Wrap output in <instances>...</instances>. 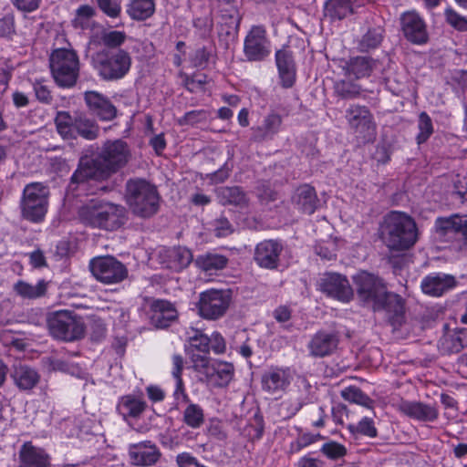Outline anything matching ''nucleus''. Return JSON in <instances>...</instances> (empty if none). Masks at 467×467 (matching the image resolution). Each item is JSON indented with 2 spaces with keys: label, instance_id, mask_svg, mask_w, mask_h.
Instances as JSON below:
<instances>
[{
  "label": "nucleus",
  "instance_id": "nucleus-26",
  "mask_svg": "<svg viewBox=\"0 0 467 467\" xmlns=\"http://www.w3.org/2000/svg\"><path fill=\"white\" fill-rule=\"evenodd\" d=\"M375 311L384 310L389 314L393 322H400L404 315V299L394 293L384 291L382 296L373 306Z\"/></svg>",
  "mask_w": 467,
  "mask_h": 467
},
{
  "label": "nucleus",
  "instance_id": "nucleus-22",
  "mask_svg": "<svg viewBox=\"0 0 467 467\" xmlns=\"http://www.w3.org/2000/svg\"><path fill=\"white\" fill-rule=\"evenodd\" d=\"M455 285V277L443 273L429 275L420 283L422 292L431 296H441Z\"/></svg>",
  "mask_w": 467,
  "mask_h": 467
},
{
  "label": "nucleus",
  "instance_id": "nucleus-52",
  "mask_svg": "<svg viewBox=\"0 0 467 467\" xmlns=\"http://www.w3.org/2000/svg\"><path fill=\"white\" fill-rule=\"evenodd\" d=\"M190 348L192 352L196 350L200 353L209 354L210 338L201 331L196 330L194 335L190 337Z\"/></svg>",
  "mask_w": 467,
  "mask_h": 467
},
{
  "label": "nucleus",
  "instance_id": "nucleus-5",
  "mask_svg": "<svg viewBox=\"0 0 467 467\" xmlns=\"http://www.w3.org/2000/svg\"><path fill=\"white\" fill-rule=\"evenodd\" d=\"M47 327L56 339L72 342L85 336L86 327L81 317L70 310H57L47 315Z\"/></svg>",
  "mask_w": 467,
  "mask_h": 467
},
{
  "label": "nucleus",
  "instance_id": "nucleus-8",
  "mask_svg": "<svg viewBox=\"0 0 467 467\" xmlns=\"http://www.w3.org/2000/svg\"><path fill=\"white\" fill-rule=\"evenodd\" d=\"M89 269L98 281L106 285L120 283L128 276L125 265L110 255L91 259Z\"/></svg>",
  "mask_w": 467,
  "mask_h": 467
},
{
  "label": "nucleus",
  "instance_id": "nucleus-60",
  "mask_svg": "<svg viewBox=\"0 0 467 467\" xmlns=\"http://www.w3.org/2000/svg\"><path fill=\"white\" fill-rule=\"evenodd\" d=\"M207 355L208 354L203 353H192L191 357L194 370L200 373H203L205 375H207V371L212 367V364H210Z\"/></svg>",
  "mask_w": 467,
  "mask_h": 467
},
{
  "label": "nucleus",
  "instance_id": "nucleus-55",
  "mask_svg": "<svg viewBox=\"0 0 467 467\" xmlns=\"http://www.w3.org/2000/svg\"><path fill=\"white\" fill-rule=\"evenodd\" d=\"M445 18L447 23L458 31H467V18L458 14L453 9L445 10Z\"/></svg>",
  "mask_w": 467,
  "mask_h": 467
},
{
  "label": "nucleus",
  "instance_id": "nucleus-56",
  "mask_svg": "<svg viewBox=\"0 0 467 467\" xmlns=\"http://www.w3.org/2000/svg\"><path fill=\"white\" fill-rule=\"evenodd\" d=\"M207 82V77L204 74H195L192 76H184L183 86L187 90L193 93L199 89H202Z\"/></svg>",
  "mask_w": 467,
  "mask_h": 467
},
{
  "label": "nucleus",
  "instance_id": "nucleus-14",
  "mask_svg": "<svg viewBox=\"0 0 467 467\" xmlns=\"http://www.w3.org/2000/svg\"><path fill=\"white\" fill-rule=\"evenodd\" d=\"M320 290L327 296L348 303L354 296V291L348 278L338 273H326L320 279Z\"/></svg>",
  "mask_w": 467,
  "mask_h": 467
},
{
  "label": "nucleus",
  "instance_id": "nucleus-48",
  "mask_svg": "<svg viewBox=\"0 0 467 467\" xmlns=\"http://www.w3.org/2000/svg\"><path fill=\"white\" fill-rule=\"evenodd\" d=\"M126 39L127 36L122 31H103L100 35V41L105 47L103 49H121Z\"/></svg>",
  "mask_w": 467,
  "mask_h": 467
},
{
  "label": "nucleus",
  "instance_id": "nucleus-25",
  "mask_svg": "<svg viewBox=\"0 0 467 467\" xmlns=\"http://www.w3.org/2000/svg\"><path fill=\"white\" fill-rule=\"evenodd\" d=\"M400 412L419 421L432 422L438 419L439 411L435 406L420 401H402L399 405Z\"/></svg>",
  "mask_w": 467,
  "mask_h": 467
},
{
  "label": "nucleus",
  "instance_id": "nucleus-23",
  "mask_svg": "<svg viewBox=\"0 0 467 467\" xmlns=\"http://www.w3.org/2000/svg\"><path fill=\"white\" fill-rule=\"evenodd\" d=\"M178 312L167 300H155L150 306V322L157 328H166L177 318Z\"/></svg>",
  "mask_w": 467,
  "mask_h": 467
},
{
  "label": "nucleus",
  "instance_id": "nucleus-32",
  "mask_svg": "<svg viewBox=\"0 0 467 467\" xmlns=\"http://www.w3.org/2000/svg\"><path fill=\"white\" fill-rule=\"evenodd\" d=\"M192 261L191 250L183 246L167 249L163 252V261L166 268L179 272L186 268Z\"/></svg>",
  "mask_w": 467,
  "mask_h": 467
},
{
  "label": "nucleus",
  "instance_id": "nucleus-64",
  "mask_svg": "<svg viewBox=\"0 0 467 467\" xmlns=\"http://www.w3.org/2000/svg\"><path fill=\"white\" fill-rule=\"evenodd\" d=\"M210 338V348L216 354H222L226 349L223 337L219 333H213Z\"/></svg>",
  "mask_w": 467,
  "mask_h": 467
},
{
  "label": "nucleus",
  "instance_id": "nucleus-46",
  "mask_svg": "<svg viewBox=\"0 0 467 467\" xmlns=\"http://www.w3.org/2000/svg\"><path fill=\"white\" fill-rule=\"evenodd\" d=\"M183 421L193 429L201 427L204 422L203 410L198 404H189L183 411Z\"/></svg>",
  "mask_w": 467,
  "mask_h": 467
},
{
  "label": "nucleus",
  "instance_id": "nucleus-53",
  "mask_svg": "<svg viewBox=\"0 0 467 467\" xmlns=\"http://www.w3.org/2000/svg\"><path fill=\"white\" fill-rule=\"evenodd\" d=\"M209 114L204 109L191 110L186 112L182 118L178 119L181 126L184 125H196L201 122H205L208 119Z\"/></svg>",
  "mask_w": 467,
  "mask_h": 467
},
{
  "label": "nucleus",
  "instance_id": "nucleus-38",
  "mask_svg": "<svg viewBox=\"0 0 467 467\" xmlns=\"http://www.w3.org/2000/svg\"><path fill=\"white\" fill-rule=\"evenodd\" d=\"M15 292L25 299H36L46 295L47 283L41 279L36 285H32L25 281H18L14 285Z\"/></svg>",
  "mask_w": 467,
  "mask_h": 467
},
{
  "label": "nucleus",
  "instance_id": "nucleus-2",
  "mask_svg": "<svg viewBox=\"0 0 467 467\" xmlns=\"http://www.w3.org/2000/svg\"><path fill=\"white\" fill-rule=\"evenodd\" d=\"M125 198L131 213L143 219L154 216L160 208L161 196L155 185L145 179L127 181Z\"/></svg>",
  "mask_w": 467,
  "mask_h": 467
},
{
  "label": "nucleus",
  "instance_id": "nucleus-30",
  "mask_svg": "<svg viewBox=\"0 0 467 467\" xmlns=\"http://www.w3.org/2000/svg\"><path fill=\"white\" fill-rule=\"evenodd\" d=\"M292 202L301 212L312 214L317 210L319 200L314 187L303 184L296 189Z\"/></svg>",
  "mask_w": 467,
  "mask_h": 467
},
{
  "label": "nucleus",
  "instance_id": "nucleus-17",
  "mask_svg": "<svg viewBox=\"0 0 467 467\" xmlns=\"http://www.w3.org/2000/svg\"><path fill=\"white\" fill-rule=\"evenodd\" d=\"M84 100L91 114L100 120L110 121L117 116V109L109 98L98 91H86Z\"/></svg>",
  "mask_w": 467,
  "mask_h": 467
},
{
  "label": "nucleus",
  "instance_id": "nucleus-3",
  "mask_svg": "<svg viewBox=\"0 0 467 467\" xmlns=\"http://www.w3.org/2000/svg\"><path fill=\"white\" fill-rule=\"evenodd\" d=\"M78 214L86 225L114 231L125 223L126 209L122 205L92 200L79 210Z\"/></svg>",
  "mask_w": 467,
  "mask_h": 467
},
{
  "label": "nucleus",
  "instance_id": "nucleus-20",
  "mask_svg": "<svg viewBox=\"0 0 467 467\" xmlns=\"http://www.w3.org/2000/svg\"><path fill=\"white\" fill-rule=\"evenodd\" d=\"M346 119L355 132L364 134L374 130L373 115L366 106L350 105L346 110Z\"/></svg>",
  "mask_w": 467,
  "mask_h": 467
},
{
  "label": "nucleus",
  "instance_id": "nucleus-7",
  "mask_svg": "<svg viewBox=\"0 0 467 467\" xmlns=\"http://www.w3.org/2000/svg\"><path fill=\"white\" fill-rule=\"evenodd\" d=\"M49 190L42 182H31L25 186L19 202L21 216L31 223L44 221L48 208Z\"/></svg>",
  "mask_w": 467,
  "mask_h": 467
},
{
  "label": "nucleus",
  "instance_id": "nucleus-49",
  "mask_svg": "<svg viewBox=\"0 0 467 467\" xmlns=\"http://www.w3.org/2000/svg\"><path fill=\"white\" fill-rule=\"evenodd\" d=\"M344 400L353 403L359 404L366 408H371L373 400L365 393H363L358 388L348 387L341 392Z\"/></svg>",
  "mask_w": 467,
  "mask_h": 467
},
{
  "label": "nucleus",
  "instance_id": "nucleus-40",
  "mask_svg": "<svg viewBox=\"0 0 467 467\" xmlns=\"http://www.w3.org/2000/svg\"><path fill=\"white\" fill-rule=\"evenodd\" d=\"M154 11L155 3L153 0H131L127 6L128 15L138 21L150 17Z\"/></svg>",
  "mask_w": 467,
  "mask_h": 467
},
{
  "label": "nucleus",
  "instance_id": "nucleus-11",
  "mask_svg": "<svg viewBox=\"0 0 467 467\" xmlns=\"http://www.w3.org/2000/svg\"><path fill=\"white\" fill-rule=\"evenodd\" d=\"M271 54V42L263 26H253L244 41V55L249 62H261Z\"/></svg>",
  "mask_w": 467,
  "mask_h": 467
},
{
  "label": "nucleus",
  "instance_id": "nucleus-9",
  "mask_svg": "<svg viewBox=\"0 0 467 467\" xmlns=\"http://www.w3.org/2000/svg\"><path fill=\"white\" fill-rule=\"evenodd\" d=\"M232 294L230 290L210 289L200 294L198 309L200 315L214 320L223 317L230 306Z\"/></svg>",
  "mask_w": 467,
  "mask_h": 467
},
{
  "label": "nucleus",
  "instance_id": "nucleus-57",
  "mask_svg": "<svg viewBox=\"0 0 467 467\" xmlns=\"http://www.w3.org/2000/svg\"><path fill=\"white\" fill-rule=\"evenodd\" d=\"M211 55V51L203 47L196 49L192 54L190 60L194 67L204 68L208 65Z\"/></svg>",
  "mask_w": 467,
  "mask_h": 467
},
{
  "label": "nucleus",
  "instance_id": "nucleus-42",
  "mask_svg": "<svg viewBox=\"0 0 467 467\" xmlns=\"http://www.w3.org/2000/svg\"><path fill=\"white\" fill-rule=\"evenodd\" d=\"M195 263L202 271L213 273L223 269L228 263V259L219 254L207 253L199 255Z\"/></svg>",
  "mask_w": 467,
  "mask_h": 467
},
{
  "label": "nucleus",
  "instance_id": "nucleus-4",
  "mask_svg": "<svg viewBox=\"0 0 467 467\" xmlns=\"http://www.w3.org/2000/svg\"><path fill=\"white\" fill-rule=\"evenodd\" d=\"M92 66L104 81L124 78L131 67V57L125 49H100L92 55Z\"/></svg>",
  "mask_w": 467,
  "mask_h": 467
},
{
  "label": "nucleus",
  "instance_id": "nucleus-12",
  "mask_svg": "<svg viewBox=\"0 0 467 467\" xmlns=\"http://www.w3.org/2000/svg\"><path fill=\"white\" fill-rule=\"evenodd\" d=\"M358 298L365 304L374 306L382 296L386 286L379 276L367 271H360L353 276Z\"/></svg>",
  "mask_w": 467,
  "mask_h": 467
},
{
  "label": "nucleus",
  "instance_id": "nucleus-29",
  "mask_svg": "<svg viewBox=\"0 0 467 467\" xmlns=\"http://www.w3.org/2000/svg\"><path fill=\"white\" fill-rule=\"evenodd\" d=\"M20 467H48L49 456L31 441L25 442L19 451Z\"/></svg>",
  "mask_w": 467,
  "mask_h": 467
},
{
  "label": "nucleus",
  "instance_id": "nucleus-16",
  "mask_svg": "<svg viewBox=\"0 0 467 467\" xmlns=\"http://www.w3.org/2000/svg\"><path fill=\"white\" fill-rule=\"evenodd\" d=\"M105 179H107V171L99 167V161L81 159L78 169L71 176L69 187L76 190L78 185L89 181H103Z\"/></svg>",
  "mask_w": 467,
  "mask_h": 467
},
{
  "label": "nucleus",
  "instance_id": "nucleus-28",
  "mask_svg": "<svg viewBox=\"0 0 467 467\" xmlns=\"http://www.w3.org/2000/svg\"><path fill=\"white\" fill-rule=\"evenodd\" d=\"M436 232L442 237L450 234L462 236L464 244L467 245V219L458 214L450 217H440L435 222Z\"/></svg>",
  "mask_w": 467,
  "mask_h": 467
},
{
  "label": "nucleus",
  "instance_id": "nucleus-39",
  "mask_svg": "<svg viewBox=\"0 0 467 467\" xmlns=\"http://www.w3.org/2000/svg\"><path fill=\"white\" fill-rule=\"evenodd\" d=\"M357 0H328L325 5V15L333 20H341L353 12Z\"/></svg>",
  "mask_w": 467,
  "mask_h": 467
},
{
  "label": "nucleus",
  "instance_id": "nucleus-61",
  "mask_svg": "<svg viewBox=\"0 0 467 467\" xmlns=\"http://www.w3.org/2000/svg\"><path fill=\"white\" fill-rule=\"evenodd\" d=\"M174 409L179 410L181 404H185L190 401L189 396L185 391L184 383L182 379L176 381L175 389L173 391Z\"/></svg>",
  "mask_w": 467,
  "mask_h": 467
},
{
  "label": "nucleus",
  "instance_id": "nucleus-18",
  "mask_svg": "<svg viewBox=\"0 0 467 467\" xmlns=\"http://www.w3.org/2000/svg\"><path fill=\"white\" fill-rule=\"evenodd\" d=\"M339 343L336 332L317 331L307 344L309 354L314 358H324L334 353Z\"/></svg>",
  "mask_w": 467,
  "mask_h": 467
},
{
  "label": "nucleus",
  "instance_id": "nucleus-47",
  "mask_svg": "<svg viewBox=\"0 0 467 467\" xmlns=\"http://www.w3.org/2000/svg\"><path fill=\"white\" fill-rule=\"evenodd\" d=\"M419 133L416 137L419 145L426 142L434 132V128L431 117L427 112L422 111L419 115L418 120Z\"/></svg>",
  "mask_w": 467,
  "mask_h": 467
},
{
  "label": "nucleus",
  "instance_id": "nucleus-15",
  "mask_svg": "<svg viewBox=\"0 0 467 467\" xmlns=\"http://www.w3.org/2000/svg\"><path fill=\"white\" fill-rule=\"evenodd\" d=\"M401 31L405 38L412 44L422 45L427 43L429 35L427 26L420 15L414 11H408L400 16Z\"/></svg>",
  "mask_w": 467,
  "mask_h": 467
},
{
  "label": "nucleus",
  "instance_id": "nucleus-35",
  "mask_svg": "<svg viewBox=\"0 0 467 467\" xmlns=\"http://www.w3.org/2000/svg\"><path fill=\"white\" fill-rule=\"evenodd\" d=\"M234 366L227 362H218L212 364L207 371L206 377L213 379L218 387H226L234 377Z\"/></svg>",
  "mask_w": 467,
  "mask_h": 467
},
{
  "label": "nucleus",
  "instance_id": "nucleus-6",
  "mask_svg": "<svg viewBox=\"0 0 467 467\" xmlns=\"http://www.w3.org/2000/svg\"><path fill=\"white\" fill-rule=\"evenodd\" d=\"M49 67L55 83L63 88L76 85L79 76V59L72 49L57 48L49 57Z\"/></svg>",
  "mask_w": 467,
  "mask_h": 467
},
{
  "label": "nucleus",
  "instance_id": "nucleus-27",
  "mask_svg": "<svg viewBox=\"0 0 467 467\" xmlns=\"http://www.w3.org/2000/svg\"><path fill=\"white\" fill-rule=\"evenodd\" d=\"M275 63L278 68L282 87L291 88L296 80V65L292 52L286 48L277 50Z\"/></svg>",
  "mask_w": 467,
  "mask_h": 467
},
{
  "label": "nucleus",
  "instance_id": "nucleus-45",
  "mask_svg": "<svg viewBox=\"0 0 467 467\" xmlns=\"http://www.w3.org/2000/svg\"><path fill=\"white\" fill-rule=\"evenodd\" d=\"M55 124L57 132L67 140L75 139L73 119L67 111H58L55 118Z\"/></svg>",
  "mask_w": 467,
  "mask_h": 467
},
{
  "label": "nucleus",
  "instance_id": "nucleus-37",
  "mask_svg": "<svg viewBox=\"0 0 467 467\" xmlns=\"http://www.w3.org/2000/svg\"><path fill=\"white\" fill-rule=\"evenodd\" d=\"M74 134L75 139L77 136H80L86 140H93L99 137V127L93 119L79 115L75 118Z\"/></svg>",
  "mask_w": 467,
  "mask_h": 467
},
{
  "label": "nucleus",
  "instance_id": "nucleus-63",
  "mask_svg": "<svg viewBox=\"0 0 467 467\" xmlns=\"http://www.w3.org/2000/svg\"><path fill=\"white\" fill-rule=\"evenodd\" d=\"M304 401L302 400L296 399V400H289L286 401H284L281 404V409L285 410V416L287 418H290L294 415H296L303 407Z\"/></svg>",
  "mask_w": 467,
  "mask_h": 467
},
{
  "label": "nucleus",
  "instance_id": "nucleus-58",
  "mask_svg": "<svg viewBox=\"0 0 467 467\" xmlns=\"http://www.w3.org/2000/svg\"><path fill=\"white\" fill-rule=\"evenodd\" d=\"M34 91L36 99L44 104H50L53 100V96L49 88L44 84L43 81H35L33 84Z\"/></svg>",
  "mask_w": 467,
  "mask_h": 467
},
{
  "label": "nucleus",
  "instance_id": "nucleus-43",
  "mask_svg": "<svg viewBox=\"0 0 467 467\" xmlns=\"http://www.w3.org/2000/svg\"><path fill=\"white\" fill-rule=\"evenodd\" d=\"M96 10L88 5H82L77 10L72 20V26L76 29L91 30L95 26L94 16Z\"/></svg>",
  "mask_w": 467,
  "mask_h": 467
},
{
  "label": "nucleus",
  "instance_id": "nucleus-36",
  "mask_svg": "<svg viewBox=\"0 0 467 467\" xmlns=\"http://www.w3.org/2000/svg\"><path fill=\"white\" fill-rule=\"evenodd\" d=\"M385 30L381 26H369L358 41V49L368 52L378 48L384 39Z\"/></svg>",
  "mask_w": 467,
  "mask_h": 467
},
{
  "label": "nucleus",
  "instance_id": "nucleus-31",
  "mask_svg": "<svg viewBox=\"0 0 467 467\" xmlns=\"http://www.w3.org/2000/svg\"><path fill=\"white\" fill-rule=\"evenodd\" d=\"M11 378L15 385L22 391L31 390L40 379V376L35 368L22 363L13 366Z\"/></svg>",
  "mask_w": 467,
  "mask_h": 467
},
{
  "label": "nucleus",
  "instance_id": "nucleus-1",
  "mask_svg": "<svg viewBox=\"0 0 467 467\" xmlns=\"http://www.w3.org/2000/svg\"><path fill=\"white\" fill-rule=\"evenodd\" d=\"M379 237L389 250L398 252L408 250L418 239L416 223L410 215L391 212L380 224Z\"/></svg>",
  "mask_w": 467,
  "mask_h": 467
},
{
  "label": "nucleus",
  "instance_id": "nucleus-62",
  "mask_svg": "<svg viewBox=\"0 0 467 467\" xmlns=\"http://www.w3.org/2000/svg\"><path fill=\"white\" fill-rule=\"evenodd\" d=\"M214 230L219 237L227 236L234 232L233 226L227 218L221 216L214 221Z\"/></svg>",
  "mask_w": 467,
  "mask_h": 467
},
{
  "label": "nucleus",
  "instance_id": "nucleus-50",
  "mask_svg": "<svg viewBox=\"0 0 467 467\" xmlns=\"http://www.w3.org/2000/svg\"><path fill=\"white\" fill-rule=\"evenodd\" d=\"M348 429L352 434L359 433L369 438H375L378 435L374 420L368 417L363 418L358 425L349 424Z\"/></svg>",
  "mask_w": 467,
  "mask_h": 467
},
{
  "label": "nucleus",
  "instance_id": "nucleus-44",
  "mask_svg": "<svg viewBox=\"0 0 467 467\" xmlns=\"http://www.w3.org/2000/svg\"><path fill=\"white\" fill-rule=\"evenodd\" d=\"M351 78L346 77V78L335 82L334 92L337 97L342 99H354L360 96L362 91L360 85Z\"/></svg>",
  "mask_w": 467,
  "mask_h": 467
},
{
  "label": "nucleus",
  "instance_id": "nucleus-33",
  "mask_svg": "<svg viewBox=\"0 0 467 467\" xmlns=\"http://www.w3.org/2000/svg\"><path fill=\"white\" fill-rule=\"evenodd\" d=\"M377 67V61L370 57H356L351 58L343 67L345 76L359 79L369 77Z\"/></svg>",
  "mask_w": 467,
  "mask_h": 467
},
{
  "label": "nucleus",
  "instance_id": "nucleus-21",
  "mask_svg": "<svg viewBox=\"0 0 467 467\" xmlns=\"http://www.w3.org/2000/svg\"><path fill=\"white\" fill-rule=\"evenodd\" d=\"M291 383L288 368H271L265 371L261 379L262 389L269 394L283 392Z\"/></svg>",
  "mask_w": 467,
  "mask_h": 467
},
{
  "label": "nucleus",
  "instance_id": "nucleus-13",
  "mask_svg": "<svg viewBox=\"0 0 467 467\" xmlns=\"http://www.w3.org/2000/svg\"><path fill=\"white\" fill-rule=\"evenodd\" d=\"M284 244L277 239H267L258 243L254 252V261L263 269L276 270L280 266Z\"/></svg>",
  "mask_w": 467,
  "mask_h": 467
},
{
  "label": "nucleus",
  "instance_id": "nucleus-51",
  "mask_svg": "<svg viewBox=\"0 0 467 467\" xmlns=\"http://www.w3.org/2000/svg\"><path fill=\"white\" fill-rule=\"evenodd\" d=\"M99 10L109 18H118L121 13L120 0H94Z\"/></svg>",
  "mask_w": 467,
  "mask_h": 467
},
{
  "label": "nucleus",
  "instance_id": "nucleus-41",
  "mask_svg": "<svg viewBox=\"0 0 467 467\" xmlns=\"http://www.w3.org/2000/svg\"><path fill=\"white\" fill-rule=\"evenodd\" d=\"M220 202L223 204H231L244 207L248 203L246 193L239 186L223 187L218 191Z\"/></svg>",
  "mask_w": 467,
  "mask_h": 467
},
{
  "label": "nucleus",
  "instance_id": "nucleus-19",
  "mask_svg": "<svg viewBox=\"0 0 467 467\" xmlns=\"http://www.w3.org/2000/svg\"><path fill=\"white\" fill-rule=\"evenodd\" d=\"M161 455L159 448L150 441L131 444L129 448L130 462L137 466H152Z\"/></svg>",
  "mask_w": 467,
  "mask_h": 467
},
{
  "label": "nucleus",
  "instance_id": "nucleus-34",
  "mask_svg": "<svg viewBox=\"0 0 467 467\" xmlns=\"http://www.w3.org/2000/svg\"><path fill=\"white\" fill-rule=\"evenodd\" d=\"M146 407L144 400L132 395H126L119 399L117 410L127 420L128 418H139L144 412Z\"/></svg>",
  "mask_w": 467,
  "mask_h": 467
},
{
  "label": "nucleus",
  "instance_id": "nucleus-10",
  "mask_svg": "<svg viewBox=\"0 0 467 467\" xmlns=\"http://www.w3.org/2000/svg\"><path fill=\"white\" fill-rule=\"evenodd\" d=\"M129 158L128 144L121 140H116L104 144L96 161H99V167L107 171L108 178L111 173L125 166Z\"/></svg>",
  "mask_w": 467,
  "mask_h": 467
},
{
  "label": "nucleus",
  "instance_id": "nucleus-54",
  "mask_svg": "<svg viewBox=\"0 0 467 467\" xmlns=\"http://www.w3.org/2000/svg\"><path fill=\"white\" fill-rule=\"evenodd\" d=\"M462 348V339L459 336L450 335L441 339V349L444 354L459 353Z\"/></svg>",
  "mask_w": 467,
  "mask_h": 467
},
{
  "label": "nucleus",
  "instance_id": "nucleus-24",
  "mask_svg": "<svg viewBox=\"0 0 467 467\" xmlns=\"http://www.w3.org/2000/svg\"><path fill=\"white\" fill-rule=\"evenodd\" d=\"M283 123V118L280 114L271 112L267 114L261 125L252 128V140L263 142L271 140L280 131Z\"/></svg>",
  "mask_w": 467,
  "mask_h": 467
},
{
  "label": "nucleus",
  "instance_id": "nucleus-59",
  "mask_svg": "<svg viewBox=\"0 0 467 467\" xmlns=\"http://www.w3.org/2000/svg\"><path fill=\"white\" fill-rule=\"evenodd\" d=\"M321 451L329 459L333 460L343 457L347 452L346 448L337 442L325 443L321 448Z\"/></svg>",
  "mask_w": 467,
  "mask_h": 467
}]
</instances>
